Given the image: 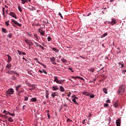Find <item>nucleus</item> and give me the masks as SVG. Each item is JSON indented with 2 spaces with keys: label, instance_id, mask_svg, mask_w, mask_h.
Returning a JSON list of instances; mask_svg holds the SVG:
<instances>
[{
  "label": "nucleus",
  "instance_id": "51",
  "mask_svg": "<svg viewBox=\"0 0 126 126\" xmlns=\"http://www.w3.org/2000/svg\"><path fill=\"white\" fill-rule=\"evenodd\" d=\"M28 97H25V98H24V100L25 101H27L28 100Z\"/></svg>",
  "mask_w": 126,
  "mask_h": 126
},
{
  "label": "nucleus",
  "instance_id": "59",
  "mask_svg": "<svg viewBox=\"0 0 126 126\" xmlns=\"http://www.w3.org/2000/svg\"><path fill=\"white\" fill-rule=\"evenodd\" d=\"M47 116H48L49 119H50L51 118V116H50V115H49V113H47Z\"/></svg>",
  "mask_w": 126,
  "mask_h": 126
},
{
  "label": "nucleus",
  "instance_id": "42",
  "mask_svg": "<svg viewBox=\"0 0 126 126\" xmlns=\"http://www.w3.org/2000/svg\"><path fill=\"white\" fill-rule=\"evenodd\" d=\"M58 84H61L62 85V84H63V81H62V80H58Z\"/></svg>",
  "mask_w": 126,
  "mask_h": 126
},
{
  "label": "nucleus",
  "instance_id": "47",
  "mask_svg": "<svg viewBox=\"0 0 126 126\" xmlns=\"http://www.w3.org/2000/svg\"><path fill=\"white\" fill-rule=\"evenodd\" d=\"M32 26H38V24H32Z\"/></svg>",
  "mask_w": 126,
  "mask_h": 126
},
{
  "label": "nucleus",
  "instance_id": "2",
  "mask_svg": "<svg viewBox=\"0 0 126 126\" xmlns=\"http://www.w3.org/2000/svg\"><path fill=\"white\" fill-rule=\"evenodd\" d=\"M125 90V88L124 85H121L119 88L118 89V94L119 95H121L123 93H124Z\"/></svg>",
  "mask_w": 126,
  "mask_h": 126
},
{
  "label": "nucleus",
  "instance_id": "57",
  "mask_svg": "<svg viewBox=\"0 0 126 126\" xmlns=\"http://www.w3.org/2000/svg\"><path fill=\"white\" fill-rule=\"evenodd\" d=\"M106 102L109 103H111V101L109 100V99H108L107 100H106Z\"/></svg>",
  "mask_w": 126,
  "mask_h": 126
},
{
  "label": "nucleus",
  "instance_id": "18",
  "mask_svg": "<svg viewBox=\"0 0 126 126\" xmlns=\"http://www.w3.org/2000/svg\"><path fill=\"white\" fill-rule=\"evenodd\" d=\"M49 95V92L48 90H46V98H48Z\"/></svg>",
  "mask_w": 126,
  "mask_h": 126
},
{
  "label": "nucleus",
  "instance_id": "17",
  "mask_svg": "<svg viewBox=\"0 0 126 126\" xmlns=\"http://www.w3.org/2000/svg\"><path fill=\"white\" fill-rule=\"evenodd\" d=\"M89 71H90L91 72L94 73V72L95 71L94 68L92 67L91 68H89Z\"/></svg>",
  "mask_w": 126,
  "mask_h": 126
},
{
  "label": "nucleus",
  "instance_id": "1",
  "mask_svg": "<svg viewBox=\"0 0 126 126\" xmlns=\"http://www.w3.org/2000/svg\"><path fill=\"white\" fill-rule=\"evenodd\" d=\"M14 89L11 88L10 89H8V90L6 91L5 94L6 96H11L12 94H14Z\"/></svg>",
  "mask_w": 126,
  "mask_h": 126
},
{
  "label": "nucleus",
  "instance_id": "53",
  "mask_svg": "<svg viewBox=\"0 0 126 126\" xmlns=\"http://www.w3.org/2000/svg\"><path fill=\"white\" fill-rule=\"evenodd\" d=\"M122 72L123 74H126L125 70H122Z\"/></svg>",
  "mask_w": 126,
  "mask_h": 126
},
{
  "label": "nucleus",
  "instance_id": "32",
  "mask_svg": "<svg viewBox=\"0 0 126 126\" xmlns=\"http://www.w3.org/2000/svg\"><path fill=\"white\" fill-rule=\"evenodd\" d=\"M21 3L23 4L27 3L26 0H21Z\"/></svg>",
  "mask_w": 126,
  "mask_h": 126
},
{
  "label": "nucleus",
  "instance_id": "3",
  "mask_svg": "<svg viewBox=\"0 0 126 126\" xmlns=\"http://www.w3.org/2000/svg\"><path fill=\"white\" fill-rule=\"evenodd\" d=\"M11 24L13 25V26H14V27H16V26H15V25H17L19 27H22L21 24H19V22L14 20V19H12L11 20Z\"/></svg>",
  "mask_w": 126,
  "mask_h": 126
},
{
  "label": "nucleus",
  "instance_id": "13",
  "mask_svg": "<svg viewBox=\"0 0 126 126\" xmlns=\"http://www.w3.org/2000/svg\"><path fill=\"white\" fill-rule=\"evenodd\" d=\"M60 91L62 92H65L64 88L63 87V86H61L60 87Z\"/></svg>",
  "mask_w": 126,
  "mask_h": 126
},
{
  "label": "nucleus",
  "instance_id": "44",
  "mask_svg": "<svg viewBox=\"0 0 126 126\" xmlns=\"http://www.w3.org/2000/svg\"><path fill=\"white\" fill-rule=\"evenodd\" d=\"M62 62H63V63H65L66 62V60L64 59V58H63L62 59Z\"/></svg>",
  "mask_w": 126,
  "mask_h": 126
},
{
  "label": "nucleus",
  "instance_id": "50",
  "mask_svg": "<svg viewBox=\"0 0 126 126\" xmlns=\"http://www.w3.org/2000/svg\"><path fill=\"white\" fill-rule=\"evenodd\" d=\"M68 69L70 70V71H71V72H73V73L74 72V71H73L72 68L69 67V68H68Z\"/></svg>",
  "mask_w": 126,
  "mask_h": 126
},
{
  "label": "nucleus",
  "instance_id": "58",
  "mask_svg": "<svg viewBox=\"0 0 126 126\" xmlns=\"http://www.w3.org/2000/svg\"><path fill=\"white\" fill-rule=\"evenodd\" d=\"M22 55H23L24 56H26V53H25V52H22Z\"/></svg>",
  "mask_w": 126,
  "mask_h": 126
},
{
  "label": "nucleus",
  "instance_id": "15",
  "mask_svg": "<svg viewBox=\"0 0 126 126\" xmlns=\"http://www.w3.org/2000/svg\"><path fill=\"white\" fill-rule=\"evenodd\" d=\"M11 66H12L11 63H7V65H6V68H7L8 69H10V68L11 67Z\"/></svg>",
  "mask_w": 126,
  "mask_h": 126
},
{
  "label": "nucleus",
  "instance_id": "29",
  "mask_svg": "<svg viewBox=\"0 0 126 126\" xmlns=\"http://www.w3.org/2000/svg\"><path fill=\"white\" fill-rule=\"evenodd\" d=\"M108 35L107 32H105L102 35H101V38H104V37Z\"/></svg>",
  "mask_w": 126,
  "mask_h": 126
},
{
  "label": "nucleus",
  "instance_id": "48",
  "mask_svg": "<svg viewBox=\"0 0 126 126\" xmlns=\"http://www.w3.org/2000/svg\"><path fill=\"white\" fill-rule=\"evenodd\" d=\"M108 106H109L108 104L105 103L104 104V107H108Z\"/></svg>",
  "mask_w": 126,
  "mask_h": 126
},
{
  "label": "nucleus",
  "instance_id": "11",
  "mask_svg": "<svg viewBox=\"0 0 126 126\" xmlns=\"http://www.w3.org/2000/svg\"><path fill=\"white\" fill-rule=\"evenodd\" d=\"M7 56H8V60H7V62L8 63H9L12 61L11 57L9 55H7Z\"/></svg>",
  "mask_w": 126,
  "mask_h": 126
},
{
  "label": "nucleus",
  "instance_id": "61",
  "mask_svg": "<svg viewBox=\"0 0 126 126\" xmlns=\"http://www.w3.org/2000/svg\"><path fill=\"white\" fill-rule=\"evenodd\" d=\"M38 72L40 73H43V71H41V70L39 69L38 70Z\"/></svg>",
  "mask_w": 126,
  "mask_h": 126
},
{
  "label": "nucleus",
  "instance_id": "52",
  "mask_svg": "<svg viewBox=\"0 0 126 126\" xmlns=\"http://www.w3.org/2000/svg\"><path fill=\"white\" fill-rule=\"evenodd\" d=\"M42 71H43V73H44L45 74H47V72L44 69H43Z\"/></svg>",
  "mask_w": 126,
  "mask_h": 126
},
{
  "label": "nucleus",
  "instance_id": "5",
  "mask_svg": "<svg viewBox=\"0 0 126 126\" xmlns=\"http://www.w3.org/2000/svg\"><path fill=\"white\" fill-rule=\"evenodd\" d=\"M50 59L52 64H54V65L57 64V63H56V59L55 57H52V58H50Z\"/></svg>",
  "mask_w": 126,
  "mask_h": 126
},
{
  "label": "nucleus",
  "instance_id": "64",
  "mask_svg": "<svg viewBox=\"0 0 126 126\" xmlns=\"http://www.w3.org/2000/svg\"><path fill=\"white\" fill-rule=\"evenodd\" d=\"M6 73H8V74H10V71H7Z\"/></svg>",
  "mask_w": 126,
  "mask_h": 126
},
{
  "label": "nucleus",
  "instance_id": "39",
  "mask_svg": "<svg viewBox=\"0 0 126 126\" xmlns=\"http://www.w3.org/2000/svg\"><path fill=\"white\" fill-rule=\"evenodd\" d=\"M40 64H41V65L43 66V67L44 68H46V65L44 64V63H40Z\"/></svg>",
  "mask_w": 126,
  "mask_h": 126
},
{
  "label": "nucleus",
  "instance_id": "22",
  "mask_svg": "<svg viewBox=\"0 0 126 126\" xmlns=\"http://www.w3.org/2000/svg\"><path fill=\"white\" fill-rule=\"evenodd\" d=\"M114 107H115V108L118 107V100H117V101H116L115 103H114Z\"/></svg>",
  "mask_w": 126,
  "mask_h": 126
},
{
  "label": "nucleus",
  "instance_id": "45",
  "mask_svg": "<svg viewBox=\"0 0 126 126\" xmlns=\"http://www.w3.org/2000/svg\"><path fill=\"white\" fill-rule=\"evenodd\" d=\"M31 87L32 88H33V90H34L36 87H35V85H31Z\"/></svg>",
  "mask_w": 126,
  "mask_h": 126
},
{
  "label": "nucleus",
  "instance_id": "20",
  "mask_svg": "<svg viewBox=\"0 0 126 126\" xmlns=\"http://www.w3.org/2000/svg\"><path fill=\"white\" fill-rule=\"evenodd\" d=\"M33 36L35 38H36V40H39V38H38V35H37V33L34 34Z\"/></svg>",
  "mask_w": 126,
  "mask_h": 126
},
{
  "label": "nucleus",
  "instance_id": "40",
  "mask_svg": "<svg viewBox=\"0 0 126 126\" xmlns=\"http://www.w3.org/2000/svg\"><path fill=\"white\" fill-rule=\"evenodd\" d=\"M1 117L4 118H8V116H7V115H2Z\"/></svg>",
  "mask_w": 126,
  "mask_h": 126
},
{
  "label": "nucleus",
  "instance_id": "30",
  "mask_svg": "<svg viewBox=\"0 0 126 126\" xmlns=\"http://www.w3.org/2000/svg\"><path fill=\"white\" fill-rule=\"evenodd\" d=\"M52 49L53 51H54L55 52H58V50L55 47L52 48Z\"/></svg>",
  "mask_w": 126,
  "mask_h": 126
},
{
  "label": "nucleus",
  "instance_id": "12",
  "mask_svg": "<svg viewBox=\"0 0 126 126\" xmlns=\"http://www.w3.org/2000/svg\"><path fill=\"white\" fill-rule=\"evenodd\" d=\"M52 90L53 91L59 90V88L58 87V86H53L52 87Z\"/></svg>",
  "mask_w": 126,
  "mask_h": 126
},
{
  "label": "nucleus",
  "instance_id": "36",
  "mask_svg": "<svg viewBox=\"0 0 126 126\" xmlns=\"http://www.w3.org/2000/svg\"><path fill=\"white\" fill-rule=\"evenodd\" d=\"M14 73L16 74L17 73L14 71H10V74H13Z\"/></svg>",
  "mask_w": 126,
  "mask_h": 126
},
{
  "label": "nucleus",
  "instance_id": "63",
  "mask_svg": "<svg viewBox=\"0 0 126 126\" xmlns=\"http://www.w3.org/2000/svg\"><path fill=\"white\" fill-rule=\"evenodd\" d=\"M26 62L27 63H30L29 60H28L27 59H26Z\"/></svg>",
  "mask_w": 126,
  "mask_h": 126
},
{
  "label": "nucleus",
  "instance_id": "25",
  "mask_svg": "<svg viewBox=\"0 0 126 126\" xmlns=\"http://www.w3.org/2000/svg\"><path fill=\"white\" fill-rule=\"evenodd\" d=\"M45 34V31H42L41 32H40V35H42V36H44Z\"/></svg>",
  "mask_w": 126,
  "mask_h": 126
},
{
  "label": "nucleus",
  "instance_id": "60",
  "mask_svg": "<svg viewBox=\"0 0 126 126\" xmlns=\"http://www.w3.org/2000/svg\"><path fill=\"white\" fill-rule=\"evenodd\" d=\"M71 94V93L70 92H69V94H68L67 96L70 97V96Z\"/></svg>",
  "mask_w": 126,
  "mask_h": 126
},
{
  "label": "nucleus",
  "instance_id": "43",
  "mask_svg": "<svg viewBox=\"0 0 126 126\" xmlns=\"http://www.w3.org/2000/svg\"><path fill=\"white\" fill-rule=\"evenodd\" d=\"M17 52H18L20 56H21V55H22V52L21 51H20V50H18Z\"/></svg>",
  "mask_w": 126,
  "mask_h": 126
},
{
  "label": "nucleus",
  "instance_id": "56",
  "mask_svg": "<svg viewBox=\"0 0 126 126\" xmlns=\"http://www.w3.org/2000/svg\"><path fill=\"white\" fill-rule=\"evenodd\" d=\"M34 43L35 44V45H36V47H38L39 46V44H38V43L34 42Z\"/></svg>",
  "mask_w": 126,
  "mask_h": 126
},
{
  "label": "nucleus",
  "instance_id": "35",
  "mask_svg": "<svg viewBox=\"0 0 126 126\" xmlns=\"http://www.w3.org/2000/svg\"><path fill=\"white\" fill-rule=\"evenodd\" d=\"M39 47L42 50H44L45 49V48L42 45H41V44L39 45Z\"/></svg>",
  "mask_w": 126,
  "mask_h": 126
},
{
  "label": "nucleus",
  "instance_id": "9",
  "mask_svg": "<svg viewBox=\"0 0 126 126\" xmlns=\"http://www.w3.org/2000/svg\"><path fill=\"white\" fill-rule=\"evenodd\" d=\"M22 85H18L15 87V90L17 92H18L20 90V89L21 88Z\"/></svg>",
  "mask_w": 126,
  "mask_h": 126
},
{
  "label": "nucleus",
  "instance_id": "49",
  "mask_svg": "<svg viewBox=\"0 0 126 126\" xmlns=\"http://www.w3.org/2000/svg\"><path fill=\"white\" fill-rule=\"evenodd\" d=\"M90 97L94 98V94H91V95H90Z\"/></svg>",
  "mask_w": 126,
  "mask_h": 126
},
{
  "label": "nucleus",
  "instance_id": "46",
  "mask_svg": "<svg viewBox=\"0 0 126 126\" xmlns=\"http://www.w3.org/2000/svg\"><path fill=\"white\" fill-rule=\"evenodd\" d=\"M9 115H10L11 116H15V113H9Z\"/></svg>",
  "mask_w": 126,
  "mask_h": 126
},
{
  "label": "nucleus",
  "instance_id": "21",
  "mask_svg": "<svg viewBox=\"0 0 126 126\" xmlns=\"http://www.w3.org/2000/svg\"><path fill=\"white\" fill-rule=\"evenodd\" d=\"M116 23H117L116 20H114V19H112V22H111V24L112 25H114V24H116Z\"/></svg>",
  "mask_w": 126,
  "mask_h": 126
},
{
  "label": "nucleus",
  "instance_id": "6",
  "mask_svg": "<svg viewBox=\"0 0 126 126\" xmlns=\"http://www.w3.org/2000/svg\"><path fill=\"white\" fill-rule=\"evenodd\" d=\"M71 98L72 99L73 102L75 104H77V105H78L79 103L77 102V101H76L75 98V95L71 96Z\"/></svg>",
  "mask_w": 126,
  "mask_h": 126
},
{
  "label": "nucleus",
  "instance_id": "31",
  "mask_svg": "<svg viewBox=\"0 0 126 126\" xmlns=\"http://www.w3.org/2000/svg\"><path fill=\"white\" fill-rule=\"evenodd\" d=\"M8 120L9 122H14V120L12 119V118H11V117H10Z\"/></svg>",
  "mask_w": 126,
  "mask_h": 126
},
{
  "label": "nucleus",
  "instance_id": "10",
  "mask_svg": "<svg viewBox=\"0 0 126 126\" xmlns=\"http://www.w3.org/2000/svg\"><path fill=\"white\" fill-rule=\"evenodd\" d=\"M58 95H59V94H58L57 92L52 93V94H51L52 97H55V96H58Z\"/></svg>",
  "mask_w": 126,
  "mask_h": 126
},
{
  "label": "nucleus",
  "instance_id": "8",
  "mask_svg": "<svg viewBox=\"0 0 126 126\" xmlns=\"http://www.w3.org/2000/svg\"><path fill=\"white\" fill-rule=\"evenodd\" d=\"M121 119H119L118 120H116V124L117 126H121Z\"/></svg>",
  "mask_w": 126,
  "mask_h": 126
},
{
  "label": "nucleus",
  "instance_id": "24",
  "mask_svg": "<svg viewBox=\"0 0 126 126\" xmlns=\"http://www.w3.org/2000/svg\"><path fill=\"white\" fill-rule=\"evenodd\" d=\"M58 81H59V80H58L57 77V76H55L54 77V82H56V83H57L58 84Z\"/></svg>",
  "mask_w": 126,
  "mask_h": 126
},
{
  "label": "nucleus",
  "instance_id": "54",
  "mask_svg": "<svg viewBox=\"0 0 126 126\" xmlns=\"http://www.w3.org/2000/svg\"><path fill=\"white\" fill-rule=\"evenodd\" d=\"M59 15L61 16L62 18H63V15H62V13L61 12H59Z\"/></svg>",
  "mask_w": 126,
  "mask_h": 126
},
{
  "label": "nucleus",
  "instance_id": "55",
  "mask_svg": "<svg viewBox=\"0 0 126 126\" xmlns=\"http://www.w3.org/2000/svg\"><path fill=\"white\" fill-rule=\"evenodd\" d=\"M67 122H69L70 123H72V120H70V119H67Z\"/></svg>",
  "mask_w": 126,
  "mask_h": 126
},
{
  "label": "nucleus",
  "instance_id": "34",
  "mask_svg": "<svg viewBox=\"0 0 126 126\" xmlns=\"http://www.w3.org/2000/svg\"><path fill=\"white\" fill-rule=\"evenodd\" d=\"M10 112H8V111H5V110H4L3 113L6 114V115H8L9 114Z\"/></svg>",
  "mask_w": 126,
  "mask_h": 126
},
{
  "label": "nucleus",
  "instance_id": "33",
  "mask_svg": "<svg viewBox=\"0 0 126 126\" xmlns=\"http://www.w3.org/2000/svg\"><path fill=\"white\" fill-rule=\"evenodd\" d=\"M4 11H5V8L4 7H2V13H3V16L4 18H5V13H4Z\"/></svg>",
  "mask_w": 126,
  "mask_h": 126
},
{
  "label": "nucleus",
  "instance_id": "4",
  "mask_svg": "<svg viewBox=\"0 0 126 126\" xmlns=\"http://www.w3.org/2000/svg\"><path fill=\"white\" fill-rule=\"evenodd\" d=\"M25 42L29 45V49L31 48V46H32L33 45V42H32V40H30V39H25Z\"/></svg>",
  "mask_w": 126,
  "mask_h": 126
},
{
  "label": "nucleus",
  "instance_id": "16",
  "mask_svg": "<svg viewBox=\"0 0 126 126\" xmlns=\"http://www.w3.org/2000/svg\"><path fill=\"white\" fill-rule=\"evenodd\" d=\"M82 94H83V95H86V96H89V93L87 92H83Z\"/></svg>",
  "mask_w": 126,
  "mask_h": 126
},
{
  "label": "nucleus",
  "instance_id": "23",
  "mask_svg": "<svg viewBox=\"0 0 126 126\" xmlns=\"http://www.w3.org/2000/svg\"><path fill=\"white\" fill-rule=\"evenodd\" d=\"M18 8L19 9V11L21 12L22 11V8L21 7V6H20V5H18Z\"/></svg>",
  "mask_w": 126,
  "mask_h": 126
},
{
  "label": "nucleus",
  "instance_id": "14",
  "mask_svg": "<svg viewBox=\"0 0 126 126\" xmlns=\"http://www.w3.org/2000/svg\"><path fill=\"white\" fill-rule=\"evenodd\" d=\"M71 78H73V79H76V78H79L80 79H81L82 80H84V78H81V77H79V76H77V77L72 76Z\"/></svg>",
  "mask_w": 126,
  "mask_h": 126
},
{
  "label": "nucleus",
  "instance_id": "19",
  "mask_svg": "<svg viewBox=\"0 0 126 126\" xmlns=\"http://www.w3.org/2000/svg\"><path fill=\"white\" fill-rule=\"evenodd\" d=\"M1 30H2V32L3 33H7V29H4V28H1Z\"/></svg>",
  "mask_w": 126,
  "mask_h": 126
},
{
  "label": "nucleus",
  "instance_id": "26",
  "mask_svg": "<svg viewBox=\"0 0 126 126\" xmlns=\"http://www.w3.org/2000/svg\"><path fill=\"white\" fill-rule=\"evenodd\" d=\"M31 101L32 102H37V99L36 97H33L31 99Z\"/></svg>",
  "mask_w": 126,
  "mask_h": 126
},
{
  "label": "nucleus",
  "instance_id": "37",
  "mask_svg": "<svg viewBox=\"0 0 126 126\" xmlns=\"http://www.w3.org/2000/svg\"><path fill=\"white\" fill-rule=\"evenodd\" d=\"M103 92H104V94H107V89H106L105 88H104L103 89Z\"/></svg>",
  "mask_w": 126,
  "mask_h": 126
},
{
  "label": "nucleus",
  "instance_id": "27",
  "mask_svg": "<svg viewBox=\"0 0 126 126\" xmlns=\"http://www.w3.org/2000/svg\"><path fill=\"white\" fill-rule=\"evenodd\" d=\"M38 32L40 34H41V32L43 31V28L42 27H41L40 28L38 29Z\"/></svg>",
  "mask_w": 126,
  "mask_h": 126
},
{
  "label": "nucleus",
  "instance_id": "28",
  "mask_svg": "<svg viewBox=\"0 0 126 126\" xmlns=\"http://www.w3.org/2000/svg\"><path fill=\"white\" fill-rule=\"evenodd\" d=\"M5 25H6V26H9L10 25L9 20H8V21L5 22Z\"/></svg>",
  "mask_w": 126,
  "mask_h": 126
},
{
  "label": "nucleus",
  "instance_id": "62",
  "mask_svg": "<svg viewBox=\"0 0 126 126\" xmlns=\"http://www.w3.org/2000/svg\"><path fill=\"white\" fill-rule=\"evenodd\" d=\"M121 67H124V64H123V63H121Z\"/></svg>",
  "mask_w": 126,
  "mask_h": 126
},
{
  "label": "nucleus",
  "instance_id": "38",
  "mask_svg": "<svg viewBox=\"0 0 126 126\" xmlns=\"http://www.w3.org/2000/svg\"><path fill=\"white\" fill-rule=\"evenodd\" d=\"M12 35H13V33H9L8 35V37L10 38H12Z\"/></svg>",
  "mask_w": 126,
  "mask_h": 126
},
{
  "label": "nucleus",
  "instance_id": "7",
  "mask_svg": "<svg viewBox=\"0 0 126 126\" xmlns=\"http://www.w3.org/2000/svg\"><path fill=\"white\" fill-rule=\"evenodd\" d=\"M9 15H10V16H11L12 17L15 18L16 19H17V18L16 17V15L15 14V13H14V12H10Z\"/></svg>",
  "mask_w": 126,
  "mask_h": 126
},
{
  "label": "nucleus",
  "instance_id": "41",
  "mask_svg": "<svg viewBox=\"0 0 126 126\" xmlns=\"http://www.w3.org/2000/svg\"><path fill=\"white\" fill-rule=\"evenodd\" d=\"M47 40L49 42L50 41H51L52 40V37H50V36H49L47 38Z\"/></svg>",
  "mask_w": 126,
  "mask_h": 126
}]
</instances>
